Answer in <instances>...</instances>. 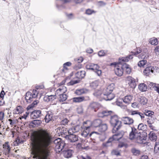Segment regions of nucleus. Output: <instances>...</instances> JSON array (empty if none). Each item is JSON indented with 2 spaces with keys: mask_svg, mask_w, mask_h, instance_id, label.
I'll return each instance as SVG.
<instances>
[{
  "mask_svg": "<svg viewBox=\"0 0 159 159\" xmlns=\"http://www.w3.org/2000/svg\"><path fill=\"white\" fill-rule=\"evenodd\" d=\"M32 144L34 148L33 158L48 159L50 154L48 146L52 141V137L46 130L40 129L33 132L31 135Z\"/></svg>",
  "mask_w": 159,
  "mask_h": 159,
  "instance_id": "1",
  "label": "nucleus"
},
{
  "mask_svg": "<svg viewBox=\"0 0 159 159\" xmlns=\"http://www.w3.org/2000/svg\"><path fill=\"white\" fill-rule=\"evenodd\" d=\"M54 143L55 145V150L57 153H59L63 150V151H64V156L65 157L68 158L71 157L74 152L73 151L70 149L65 151L64 149L66 144L61 139L58 138L55 139Z\"/></svg>",
  "mask_w": 159,
  "mask_h": 159,
  "instance_id": "2",
  "label": "nucleus"
},
{
  "mask_svg": "<svg viewBox=\"0 0 159 159\" xmlns=\"http://www.w3.org/2000/svg\"><path fill=\"white\" fill-rule=\"evenodd\" d=\"M89 123L91 124L90 122L89 121H87L84 122L83 125L81 126L82 129L83 130L81 133V135L84 137H90L92 134H99V133L97 132H92L91 133H89L91 125H87V124Z\"/></svg>",
  "mask_w": 159,
  "mask_h": 159,
  "instance_id": "3",
  "label": "nucleus"
},
{
  "mask_svg": "<svg viewBox=\"0 0 159 159\" xmlns=\"http://www.w3.org/2000/svg\"><path fill=\"white\" fill-rule=\"evenodd\" d=\"M110 123L113 127V133L116 132L121 126V122L119 120L118 116L117 115H114L111 116Z\"/></svg>",
  "mask_w": 159,
  "mask_h": 159,
  "instance_id": "4",
  "label": "nucleus"
},
{
  "mask_svg": "<svg viewBox=\"0 0 159 159\" xmlns=\"http://www.w3.org/2000/svg\"><path fill=\"white\" fill-rule=\"evenodd\" d=\"M39 92V89L38 88L34 89L32 92H27L26 93L25 97L26 102L28 103H30L34 98H35L37 96Z\"/></svg>",
  "mask_w": 159,
  "mask_h": 159,
  "instance_id": "5",
  "label": "nucleus"
},
{
  "mask_svg": "<svg viewBox=\"0 0 159 159\" xmlns=\"http://www.w3.org/2000/svg\"><path fill=\"white\" fill-rule=\"evenodd\" d=\"M87 69L91 70L94 71L98 76H100L102 75V71L99 70V66L97 64L93 63H89L86 66Z\"/></svg>",
  "mask_w": 159,
  "mask_h": 159,
  "instance_id": "6",
  "label": "nucleus"
},
{
  "mask_svg": "<svg viewBox=\"0 0 159 159\" xmlns=\"http://www.w3.org/2000/svg\"><path fill=\"white\" fill-rule=\"evenodd\" d=\"M111 66H114V70L115 74L117 76H121L123 73V66H122L120 65H118L116 63H111Z\"/></svg>",
  "mask_w": 159,
  "mask_h": 159,
  "instance_id": "7",
  "label": "nucleus"
},
{
  "mask_svg": "<svg viewBox=\"0 0 159 159\" xmlns=\"http://www.w3.org/2000/svg\"><path fill=\"white\" fill-rule=\"evenodd\" d=\"M146 137L143 135L139 133L134 139V142L140 143L148 145L149 143L146 142Z\"/></svg>",
  "mask_w": 159,
  "mask_h": 159,
  "instance_id": "8",
  "label": "nucleus"
},
{
  "mask_svg": "<svg viewBox=\"0 0 159 159\" xmlns=\"http://www.w3.org/2000/svg\"><path fill=\"white\" fill-rule=\"evenodd\" d=\"M143 113L144 115L149 117L147 121L148 124H151L154 123V118L152 116L154 115V112L153 111L148 110H144Z\"/></svg>",
  "mask_w": 159,
  "mask_h": 159,
  "instance_id": "9",
  "label": "nucleus"
},
{
  "mask_svg": "<svg viewBox=\"0 0 159 159\" xmlns=\"http://www.w3.org/2000/svg\"><path fill=\"white\" fill-rule=\"evenodd\" d=\"M142 53L138 56L139 58L143 59H147L148 57V54L147 52L146 49L142 51L140 48H138L137 49V54H139L140 53Z\"/></svg>",
  "mask_w": 159,
  "mask_h": 159,
  "instance_id": "10",
  "label": "nucleus"
},
{
  "mask_svg": "<svg viewBox=\"0 0 159 159\" xmlns=\"http://www.w3.org/2000/svg\"><path fill=\"white\" fill-rule=\"evenodd\" d=\"M71 63L70 62H67L63 64V67L60 68V71L61 73V75L62 76H65V74L67 73L68 71V69L66 66H71Z\"/></svg>",
  "mask_w": 159,
  "mask_h": 159,
  "instance_id": "11",
  "label": "nucleus"
},
{
  "mask_svg": "<svg viewBox=\"0 0 159 159\" xmlns=\"http://www.w3.org/2000/svg\"><path fill=\"white\" fill-rule=\"evenodd\" d=\"M115 88V84L113 83L111 84L108 85L107 87L103 89V94L102 96H103L107 94L111 93Z\"/></svg>",
  "mask_w": 159,
  "mask_h": 159,
  "instance_id": "12",
  "label": "nucleus"
},
{
  "mask_svg": "<svg viewBox=\"0 0 159 159\" xmlns=\"http://www.w3.org/2000/svg\"><path fill=\"white\" fill-rule=\"evenodd\" d=\"M126 81L129 86L131 88H134L136 87L135 80L131 76H128L126 77Z\"/></svg>",
  "mask_w": 159,
  "mask_h": 159,
  "instance_id": "13",
  "label": "nucleus"
},
{
  "mask_svg": "<svg viewBox=\"0 0 159 159\" xmlns=\"http://www.w3.org/2000/svg\"><path fill=\"white\" fill-rule=\"evenodd\" d=\"M41 111L39 110H35L32 112L30 116L32 118L35 119L40 117L42 116Z\"/></svg>",
  "mask_w": 159,
  "mask_h": 159,
  "instance_id": "14",
  "label": "nucleus"
},
{
  "mask_svg": "<svg viewBox=\"0 0 159 159\" xmlns=\"http://www.w3.org/2000/svg\"><path fill=\"white\" fill-rule=\"evenodd\" d=\"M65 137L70 142H75L78 140V136L74 134L66 135Z\"/></svg>",
  "mask_w": 159,
  "mask_h": 159,
  "instance_id": "15",
  "label": "nucleus"
},
{
  "mask_svg": "<svg viewBox=\"0 0 159 159\" xmlns=\"http://www.w3.org/2000/svg\"><path fill=\"white\" fill-rule=\"evenodd\" d=\"M100 106L99 104L96 102H93L90 104L89 108L96 112L99 108Z\"/></svg>",
  "mask_w": 159,
  "mask_h": 159,
  "instance_id": "16",
  "label": "nucleus"
},
{
  "mask_svg": "<svg viewBox=\"0 0 159 159\" xmlns=\"http://www.w3.org/2000/svg\"><path fill=\"white\" fill-rule=\"evenodd\" d=\"M66 91V88L64 86L61 87L57 90L55 92V94L56 97H59L65 93Z\"/></svg>",
  "mask_w": 159,
  "mask_h": 159,
  "instance_id": "17",
  "label": "nucleus"
},
{
  "mask_svg": "<svg viewBox=\"0 0 159 159\" xmlns=\"http://www.w3.org/2000/svg\"><path fill=\"white\" fill-rule=\"evenodd\" d=\"M137 130L135 128H132L131 131L130 133L129 134V138L130 140H134V139L138 135L139 133L137 132Z\"/></svg>",
  "mask_w": 159,
  "mask_h": 159,
  "instance_id": "18",
  "label": "nucleus"
},
{
  "mask_svg": "<svg viewBox=\"0 0 159 159\" xmlns=\"http://www.w3.org/2000/svg\"><path fill=\"white\" fill-rule=\"evenodd\" d=\"M121 120L125 124L130 125L134 122L133 120L128 117H124L121 118Z\"/></svg>",
  "mask_w": 159,
  "mask_h": 159,
  "instance_id": "19",
  "label": "nucleus"
},
{
  "mask_svg": "<svg viewBox=\"0 0 159 159\" xmlns=\"http://www.w3.org/2000/svg\"><path fill=\"white\" fill-rule=\"evenodd\" d=\"M154 68L153 66H149L146 67L143 71V73L145 75L148 76L153 72Z\"/></svg>",
  "mask_w": 159,
  "mask_h": 159,
  "instance_id": "20",
  "label": "nucleus"
},
{
  "mask_svg": "<svg viewBox=\"0 0 159 159\" xmlns=\"http://www.w3.org/2000/svg\"><path fill=\"white\" fill-rule=\"evenodd\" d=\"M133 58L132 56L130 55L127 57H123L119 59V63L120 64H122L124 62H128L129 60L132 59Z\"/></svg>",
  "mask_w": 159,
  "mask_h": 159,
  "instance_id": "21",
  "label": "nucleus"
},
{
  "mask_svg": "<svg viewBox=\"0 0 159 159\" xmlns=\"http://www.w3.org/2000/svg\"><path fill=\"white\" fill-rule=\"evenodd\" d=\"M53 115L51 111H48L45 116L44 120L46 123H48L52 120Z\"/></svg>",
  "mask_w": 159,
  "mask_h": 159,
  "instance_id": "22",
  "label": "nucleus"
},
{
  "mask_svg": "<svg viewBox=\"0 0 159 159\" xmlns=\"http://www.w3.org/2000/svg\"><path fill=\"white\" fill-rule=\"evenodd\" d=\"M133 96L129 95H127L122 99L123 102L127 104H128L130 103L133 99Z\"/></svg>",
  "mask_w": 159,
  "mask_h": 159,
  "instance_id": "23",
  "label": "nucleus"
},
{
  "mask_svg": "<svg viewBox=\"0 0 159 159\" xmlns=\"http://www.w3.org/2000/svg\"><path fill=\"white\" fill-rule=\"evenodd\" d=\"M41 123V120H34L31 121L30 123V126L32 127H35L39 126Z\"/></svg>",
  "mask_w": 159,
  "mask_h": 159,
  "instance_id": "24",
  "label": "nucleus"
},
{
  "mask_svg": "<svg viewBox=\"0 0 159 159\" xmlns=\"http://www.w3.org/2000/svg\"><path fill=\"white\" fill-rule=\"evenodd\" d=\"M90 123L91 124H89V125H92L94 127H96L100 126L102 123V121L99 119H97L94 120L92 124L91 122Z\"/></svg>",
  "mask_w": 159,
  "mask_h": 159,
  "instance_id": "25",
  "label": "nucleus"
},
{
  "mask_svg": "<svg viewBox=\"0 0 159 159\" xmlns=\"http://www.w3.org/2000/svg\"><path fill=\"white\" fill-rule=\"evenodd\" d=\"M112 113V111H104L102 112H99L98 114V116L99 117H102L104 116H108L111 114Z\"/></svg>",
  "mask_w": 159,
  "mask_h": 159,
  "instance_id": "26",
  "label": "nucleus"
},
{
  "mask_svg": "<svg viewBox=\"0 0 159 159\" xmlns=\"http://www.w3.org/2000/svg\"><path fill=\"white\" fill-rule=\"evenodd\" d=\"M102 96H103V99L106 101L111 100L115 97L114 95L111 93L107 94Z\"/></svg>",
  "mask_w": 159,
  "mask_h": 159,
  "instance_id": "27",
  "label": "nucleus"
},
{
  "mask_svg": "<svg viewBox=\"0 0 159 159\" xmlns=\"http://www.w3.org/2000/svg\"><path fill=\"white\" fill-rule=\"evenodd\" d=\"M85 74V72L84 70H80L77 72L75 74V76L76 78L81 79L84 78Z\"/></svg>",
  "mask_w": 159,
  "mask_h": 159,
  "instance_id": "28",
  "label": "nucleus"
},
{
  "mask_svg": "<svg viewBox=\"0 0 159 159\" xmlns=\"http://www.w3.org/2000/svg\"><path fill=\"white\" fill-rule=\"evenodd\" d=\"M149 138L152 141H155L157 139V136L153 132L151 131L148 134Z\"/></svg>",
  "mask_w": 159,
  "mask_h": 159,
  "instance_id": "29",
  "label": "nucleus"
},
{
  "mask_svg": "<svg viewBox=\"0 0 159 159\" xmlns=\"http://www.w3.org/2000/svg\"><path fill=\"white\" fill-rule=\"evenodd\" d=\"M138 88L141 92H145L147 91V86L145 84L142 83L139 84Z\"/></svg>",
  "mask_w": 159,
  "mask_h": 159,
  "instance_id": "30",
  "label": "nucleus"
},
{
  "mask_svg": "<svg viewBox=\"0 0 159 159\" xmlns=\"http://www.w3.org/2000/svg\"><path fill=\"white\" fill-rule=\"evenodd\" d=\"M123 70H125L126 72L128 74H129L130 73L131 70V68H130V66L126 63L123 64Z\"/></svg>",
  "mask_w": 159,
  "mask_h": 159,
  "instance_id": "31",
  "label": "nucleus"
},
{
  "mask_svg": "<svg viewBox=\"0 0 159 159\" xmlns=\"http://www.w3.org/2000/svg\"><path fill=\"white\" fill-rule=\"evenodd\" d=\"M122 137L123 134H122L120 133H116L113 135L112 137L111 138L113 139V140H119Z\"/></svg>",
  "mask_w": 159,
  "mask_h": 159,
  "instance_id": "32",
  "label": "nucleus"
},
{
  "mask_svg": "<svg viewBox=\"0 0 159 159\" xmlns=\"http://www.w3.org/2000/svg\"><path fill=\"white\" fill-rule=\"evenodd\" d=\"M73 101L75 102H80L85 100V98L84 97H75L72 99Z\"/></svg>",
  "mask_w": 159,
  "mask_h": 159,
  "instance_id": "33",
  "label": "nucleus"
},
{
  "mask_svg": "<svg viewBox=\"0 0 159 159\" xmlns=\"http://www.w3.org/2000/svg\"><path fill=\"white\" fill-rule=\"evenodd\" d=\"M149 42L152 45H157L158 43L157 38L154 37L150 38L149 40Z\"/></svg>",
  "mask_w": 159,
  "mask_h": 159,
  "instance_id": "34",
  "label": "nucleus"
},
{
  "mask_svg": "<svg viewBox=\"0 0 159 159\" xmlns=\"http://www.w3.org/2000/svg\"><path fill=\"white\" fill-rule=\"evenodd\" d=\"M8 142H6V143L3 145V147L4 149L6 154H8L10 150V146L8 145Z\"/></svg>",
  "mask_w": 159,
  "mask_h": 159,
  "instance_id": "35",
  "label": "nucleus"
},
{
  "mask_svg": "<svg viewBox=\"0 0 159 159\" xmlns=\"http://www.w3.org/2000/svg\"><path fill=\"white\" fill-rule=\"evenodd\" d=\"M107 128V124H103L100 125L98 130L100 132H102L106 131Z\"/></svg>",
  "mask_w": 159,
  "mask_h": 159,
  "instance_id": "36",
  "label": "nucleus"
},
{
  "mask_svg": "<svg viewBox=\"0 0 159 159\" xmlns=\"http://www.w3.org/2000/svg\"><path fill=\"white\" fill-rule=\"evenodd\" d=\"M135 114H137L142 119H143L144 118V114L140 112L137 111H133L131 112V115H133Z\"/></svg>",
  "mask_w": 159,
  "mask_h": 159,
  "instance_id": "37",
  "label": "nucleus"
},
{
  "mask_svg": "<svg viewBox=\"0 0 159 159\" xmlns=\"http://www.w3.org/2000/svg\"><path fill=\"white\" fill-rule=\"evenodd\" d=\"M112 141L113 139L111 138H110L107 142L103 143V146L105 147H107L111 146L112 145L111 142Z\"/></svg>",
  "mask_w": 159,
  "mask_h": 159,
  "instance_id": "38",
  "label": "nucleus"
},
{
  "mask_svg": "<svg viewBox=\"0 0 159 159\" xmlns=\"http://www.w3.org/2000/svg\"><path fill=\"white\" fill-rule=\"evenodd\" d=\"M140 103L142 105H145L147 104L148 101V99L145 97H142L139 98Z\"/></svg>",
  "mask_w": 159,
  "mask_h": 159,
  "instance_id": "39",
  "label": "nucleus"
},
{
  "mask_svg": "<svg viewBox=\"0 0 159 159\" xmlns=\"http://www.w3.org/2000/svg\"><path fill=\"white\" fill-rule=\"evenodd\" d=\"M57 129V131H58V130L59 132L62 135L63 134H66L67 132V130H66V128L64 127H58Z\"/></svg>",
  "mask_w": 159,
  "mask_h": 159,
  "instance_id": "40",
  "label": "nucleus"
},
{
  "mask_svg": "<svg viewBox=\"0 0 159 159\" xmlns=\"http://www.w3.org/2000/svg\"><path fill=\"white\" fill-rule=\"evenodd\" d=\"M67 96L66 94H63L59 96L58 98L60 102H63L66 100Z\"/></svg>",
  "mask_w": 159,
  "mask_h": 159,
  "instance_id": "41",
  "label": "nucleus"
},
{
  "mask_svg": "<svg viewBox=\"0 0 159 159\" xmlns=\"http://www.w3.org/2000/svg\"><path fill=\"white\" fill-rule=\"evenodd\" d=\"M102 94H103V92L102 93L101 91L100 90H98L96 91L93 93L94 95L96 97L103 99V96H102Z\"/></svg>",
  "mask_w": 159,
  "mask_h": 159,
  "instance_id": "42",
  "label": "nucleus"
},
{
  "mask_svg": "<svg viewBox=\"0 0 159 159\" xmlns=\"http://www.w3.org/2000/svg\"><path fill=\"white\" fill-rule=\"evenodd\" d=\"M98 81L96 80L91 83L90 86L93 89H95L97 88V87L98 85Z\"/></svg>",
  "mask_w": 159,
  "mask_h": 159,
  "instance_id": "43",
  "label": "nucleus"
},
{
  "mask_svg": "<svg viewBox=\"0 0 159 159\" xmlns=\"http://www.w3.org/2000/svg\"><path fill=\"white\" fill-rule=\"evenodd\" d=\"M39 101L38 100H36L34 101L33 103L31 105L28 106L27 107V110H29L30 109L32 108L35 105H36L39 102Z\"/></svg>",
  "mask_w": 159,
  "mask_h": 159,
  "instance_id": "44",
  "label": "nucleus"
},
{
  "mask_svg": "<svg viewBox=\"0 0 159 159\" xmlns=\"http://www.w3.org/2000/svg\"><path fill=\"white\" fill-rule=\"evenodd\" d=\"M143 59V60L140 61L138 63V66L140 67H143L147 63L146 60Z\"/></svg>",
  "mask_w": 159,
  "mask_h": 159,
  "instance_id": "45",
  "label": "nucleus"
},
{
  "mask_svg": "<svg viewBox=\"0 0 159 159\" xmlns=\"http://www.w3.org/2000/svg\"><path fill=\"white\" fill-rule=\"evenodd\" d=\"M107 53V51L101 50L98 52V55L99 57H102L105 56Z\"/></svg>",
  "mask_w": 159,
  "mask_h": 159,
  "instance_id": "46",
  "label": "nucleus"
},
{
  "mask_svg": "<svg viewBox=\"0 0 159 159\" xmlns=\"http://www.w3.org/2000/svg\"><path fill=\"white\" fill-rule=\"evenodd\" d=\"M122 101V100H121V101L118 100L116 102V104L117 106L120 107L121 108L125 109L126 107L125 106L123 105Z\"/></svg>",
  "mask_w": 159,
  "mask_h": 159,
  "instance_id": "47",
  "label": "nucleus"
},
{
  "mask_svg": "<svg viewBox=\"0 0 159 159\" xmlns=\"http://www.w3.org/2000/svg\"><path fill=\"white\" fill-rule=\"evenodd\" d=\"M84 93V89H77L75 92V94L78 95H80Z\"/></svg>",
  "mask_w": 159,
  "mask_h": 159,
  "instance_id": "48",
  "label": "nucleus"
},
{
  "mask_svg": "<svg viewBox=\"0 0 159 159\" xmlns=\"http://www.w3.org/2000/svg\"><path fill=\"white\" fill-rule=\"evenodd\" d=\"M147 84L149 87L150 88L152 87L154 88V90L155 89V87H156L157 85H158L155 83H153L150 81L148 82Z\"/></svg>",
  "mask_w": 159,
  "mask_h": 159,
  "instance_id": "49",
  "label": "nucleus"
},
{
  "mask_svg": "<svg viewBox=\"0 0 159 159\" xmlns=\"http://www.w3.org/2000/svg\"><path fill=\"white\" fill-rule=\"evenodd\" d=\"M132 152L134 155L137 156L139 154L140 151L139 150L134 148L132 149Z\"/></svg>",
  "mask_w": 159,
  "mask_h": 159,
  "instance_id": "50",
  "label": "nucleus"
},
{
  "mask_svg": "<svg viewBox=\"0 0 159 159\" xmlns=\"http://www.w3.org/2000/svg\"><path fill=\"white\" fill-rule=\"evenodd\" d=\"M23 111V109L20 106H18L17 107L16 109V113L20 114Z\"/></svg>",
  "mask_w": 159,
  "mask_h": 159,
  "instance_id": "51",
  "label": "nucleus"
},
{
  "mask_svg": "<svg viewBox=\"0 0 159 159\" xmlns=\"http://www.w3.org/2000/svg\"><path fill=\"white\" fill-rule=\"evenodd\" d=\"M159 151V142H156V144L154 148V151L156 152H158Z\"/></svg>",
  "mask_w": 159,
  "mask_h": 159,
  "instance_id": "52",
  "label": "nucleus"
},
{
  "mask_svg": "<svg viewBox=\"0 0 159 159\" xmlns=\"http://www.w3.org/2000/svg\"><path fill=\"white\" fill-rule=\"evenodd\" d=\"M95 11L90 9H88L86 10V13L88 15H90L93 13H95Z\"/></svg>",
  "mask_w": 159,
  "mask_h": 159,
  "instance_id": "53",
  "label": "nucleus"
},
{
  "mask_svg": "<svg viewBox=\"0 0 159 159\" xmlns=\"http://www.w3.org/2000/svg\"><path fill=\"white\" fill-rule=\"evenodd\" d=\"M72 128L74 131L75 132V133L79 131L80 130V126L78 125L75 126Z\"/></svg>",
  "mask_w": 159,
  "mask_h": 159,
  "instance_id": "54",
  "label": "nucleus"
},
{
  "mask_svg": "<svg viewBox=\"0 0 159 159\" xmlns=\"http://www.w3.org/2000/svg\"><path fill=\"white\" fill-rule=\"evenodd\" d=\"M75 60L77 63H80L83 61V58L82 57H80L78 58L75 59Z\"/></svg>",
  "mask_w": 159,
  "mask_h": 159,
  "instance_id": "55",
  "label": "nucleus"
},
{
  "mask_svg": "<svg viewBox=\"0 0 159 159\" xmlns=\"http://www.w3.org/2000/svg\"><path fill=\"white\" fill-rule=\"evenodd\" d=\"M49 101H53L56 98V95H50L49 96Z\"/></svg>",
  "mask_w": 159,
  "mask_h": 159,
  "instance_id": "56",
  "label": "nucleus"
},
{
  "mask_svg": "<svg viewBox=\"0 0 159 159\" xmlns=\"http://www.w3.org/2000/svg\"><path fill=\"white\" fill-rule=\"evenodd\" d=\"M78 83L77 80H71L67 83L68 85H72Z\"/></svg>",
  "mask_w": 159,
  "mask_h": 159,
  "instance_id": "57",
  "label": "nucleus"
},
{
  "mask_svg": "<svg viewBox=\"0 0 159 159\" xmlns=\"http://www.w3.org/2000/svg\"><path fill=\"white\" fill-rule=\"evenodd\" d=\"M154 52L157 55H159V45L156 47L154 50Z\"/></svg>",
  "mask_w": 159,
  "mask_h": 159,
  "instance_id": "58",
  "label": "nucleus"
},
{
  "mask_svg": "<svg viewBox=\"0 0 159 159\" xmlns=\"http://www.w3.org/2000/svg\"><path fill=\"white\" fill-rule=\"evenodd\" d=\"M68 121H69L66 118H65L61 120V125H65L68 123Z\"/></svg>",
  "mask_w": 159,
  "mask_h": 159,
  "instance_id": "59",
  "label": "nucleus"
},
{
  "mask_svg": "<svg viewBox=\"0 0 159 159\" xmlns=\"http://www.w3.org/2000/svg\"><path fill=\"white\" fill-rule=\"evenodd\" d=\"M111 153L113 155H116L117 156L119 155L120 154L119 152L116 150H113L111 152Z\"/></svg>",
  "mask_w": 159,
  "mask_h": 159,
  "instance_id": "60",
  "label": "nucleus"
},
{
  "mask_svg": "<svg viewBox=\"0 0 159 159\" xmlns=\"http://www.w3.org/2000/svg\"><path fill=\"white\" fill-rule=\"evenodd\" d=\"M144 126L143 124L141 123L139 124L138 127V129L139 130H143L144 129Z\"/></svg>",
  "mask_w": 159,
  "mask_h": 159,
  "instance_id": "61",
  "label": "nucleus"
},
{
  "mask_svg": "<svg viewBox=\"0 0 159 159\" xmlns=\"http://www.w3.org/2000/svg\"><path fill=\"white\" fill-rule=\"evenodd\" d=\"M67 132L69 134H74L75 133L72 128L69 129V130H67Z\"/></svg>",
  "mask_w": 159,
  "mask_h": 159,
  "instance_id": "62",
  "label": "nucleus"
},
{
  "mask_svg": "<svg viewBox=\"0 0 159 159\" xmlns=\"http://www.w3.org/2000/svg\"><path fill=\"white\" fill-rule=\"evenodd\" d=\"M132 107L134 108L138 107V104L137 102H134L132 104Z\"/></svg>",
  "mask_w": 159,
  "mask_h": 159,
  "instance_id": "63",
  "label": "nucleus"
},
{
  "mask_svg": "<svg viewBox=\"0 0 159 159\" xmlns=\"http://www.w3.org/2000/svg\"><path fill=\"white\" fill-rule=\"evenodd\" d=\"M43 100L44 101L47 102L49 101V96L48 95L45 96L43 98Z\"/></svg>",
  "mask_w": 159,
  "mask_h": 159,
  "instance_id": "64",
  "label": "nucleus"
}]
</instances>
